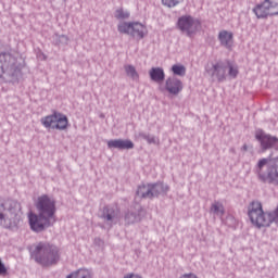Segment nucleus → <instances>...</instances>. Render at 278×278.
I'll return each mask as SVG.
<instances>
[{
	"label": "nucleus",
	"instance_id": "obj_1",
	"mask_svg": "<svg viewBox=\"0 0 278 278\" xmlns=\"http://www.w3.org/2000/svg\"><path fill=\"white\" fill-rule=\"evenodd\" d=\"M36 210L38 214H28V223L31 231L40 233L45 231V229H49V227L55 225V212H58L55 199L48 194L39 197L36 202Z\"/></svg>",
	"mask_w": 278,
	"mask_h": 278
},
{
	"label": "nucleus",
	"instance_id": "obj_2",
	"mask_svg": "<svg viewBox=\"0 0 278 278\" xmlns=\"http://www.w3.org/2000/svg\"><path fill=\"white\" fill-rule=\"evenodd\" d=\"M30 257L39 266H55L60 262V248L49 242H38L30 249Z\"/></svg>",
	"mask_w": 278,
	"mask_h": 278
},
{
	"label": "nucleus",
	"instance_id": "obj_3",
	"mask_svg": "<svg viewBox=\"0 0 278 278\" xmlns=\"http://www.w3.org/2000/svg\"><path fill=\"white\" fill-rule=\"evenodd\" d=\"M21 63L12 52H0V79L16 84L22 77Z\"/></svg>",
	"mask_w": 278,
	"mask_h": 278
},
{
	"label": "nucleus",
	"instance_id": "obj_4",
	"mask_svg": "<svg viewBox=\"0 0 278 278\" xmlns=\"http://www.w3.org/2000/svg\"><path fill=\"white\" fill-rule=\"evenodd\" d=\"M254 173L262 184L278 186V157H264L258 160L254 167Z\"/></svg>",
	"mask_w": 278,
	"mask_h": 278
},
{
	"label": "nucleus",
	"instance_id": "obj_5",
	"mask_svg": "<svg viewBox=\"0 0 278 278\" xmlns=\"http://www.w3.org/2000/svg\"><path fill=\"white\" fill-rule=\"evenodd\" d=\"M205 71L213 79H217L219 84L227 80V71L230 79H236L240 73L238 65L233 64L231 61H218L212 64V67H206Z\"/></svg>",
	"mask_w": 278,
	"mask_h": 278
},
{
	"label": "nucleus",
	"instance_id": "obj_6",
	"mask_svg": "<svg viewBox=\"0 0 278 278\" xmlns=\"http://www.w3.org/2000/svg\"><path fill=\"white\" fill-rule=\"evenodd\" d=\"M176 27L187 38H193L197 36V31L201 29V21L192 15H181L177 20Z\"/></svg>",
	"mask_w": 278,
	"mask_h": 278
},
{
	"label": "nucleus",
	"instance_id": "obj_7",
	"mask_svg": "<svg viewBox=\"0 0 278 278\" xmlns=\"http://www.w3.org/2000/svg\"><path fill=\"white\" fill-rule=\"evenodd\" d=\"M119 34H126L137 40H142L147 36V26L138 22H122L117 26Z\"/></svg>",
	"mask_w": 278,
	"mask_h": 278
},
{
	"label": "nucleus",
	"instance_id": "obj_8",
	"mask_svg": "<svg viewBox=\"0 0 278 278\" xmlns=\"http://www.w3.org/2000/svg\"><path fill=\"white\" fill-rule=\"evenodd\" d=\"M100 218L106 223V225L111 228L113 225H116L118 220H121V210L118 206H104L102 208Z\"/></svg>",
	"mask_w": 278,
	"mask_h": 278
},
{
	"label": "nucleus",
	"instance_id": "obj_9",
	"mask_svg": "<svg viewBox=\"0 0 278 278\" xmlns=\"http://www.w3.org/2000/svg\"><path fill=\"white\" fill-rule=\"evenodd\" d=\"M255 138L257 141H260L263 151H267V149H273V147H276V144L278 143L277 137L268 135L262 129L256 130Z\"/></svg>",
	"mask_w": 278,
	"mask_h": 278
},
{
	"label": "nucleus",
	"instance_id": "obj_10",
	"mask_svg": "<svg viewBox=\"0 0 278 278\" xmlns=\"http://www.w3.org/2000/svg\"><path fill=\"white\" fill-rule=\"evenodd\" d=\"M252 12L258 20L268 18V16H275V14H273V9L270 8V0H264L263 2L255 4V7L252 9Z\"/></svg>",
	"mask_w": 278,
	"mask_h": 278
},
{
	"label": "nucleus",
	"instance_id": "obj_11",
	"mask_svg": "<svg viewBox=\"0 0 278 278\" xmlns=\"http://www.w3.org/2000/svg\"><path fill=\"white\" fill-rule=\"evenodd\" d=\"M165 90H167L169 94L177 97V94L184 90V83L175 76L168 77L165 80Z\"/></svg>",
	"mask_w": 278,
	"mask_h": 278
},
{
	"label": "nucleus",
	"instance_id": "obj_12",
	"mask_svg": "<svg viewBox=\"0 0 278 278\" xmlns=\"http://www.w3.org/2000/svg\"><path fill=\"white\" fill-rule=\"evenodd\" d=\"M108 149H118V151H129L134 149V142L129 139H111L106 141Z\"/></svg>",
	"mask_w": 278,
	"mask_h": 278
},
{
	"label": "nucleus",
	"instance_id": "obj_13",
	"mask_svg": "<svg viewBox=\"0 0 278 278\" xmlns=\"http://www.w3.org/2000/svg\"><path fill=\"white\" fill-rule=\"evenodd\" d=\"M218 40L222 47L230 49L233 46V33L228 30H222L218 34Z\"/></svg>",
	"mask_w": 278,
	"mask_h": 278
},
{
	"label": "nucleus",
	"instance_id": "obj_14",
	"mask_svg": "<svg viewBox=\"0 0 278 278\" xmlns=\"http://www.w3.org/2000/svg\"><path fill=\"white\" fill-rule=\"evenodd\" d=\"M150 189H151V197L154 199V197H160V194H166L168 190H170V187L164 182H154L150 184Z\"/></svg>",
	"mask_w": 278,
	"mask_h": 278
},
{
	"label": "nucleus",
	"instance_id": "obj_15",
	"mask_svg": "<svg viewBox=\"0 0 278 278\" xmlns=\"http://www.w3.org/2000/svg\"><path fill=\"white\" fill-rule=\"evenodd\" d=\"M141 218L142 217L140 216V207L135 210L131 208L125 214V223H127V225H134V223H140Z\"/></svg>",
	"mask_w": 278,
	"mask_h": 278
},
{
	"label": "nucleus",
	"instance_id": "obj_16",
	"mask_svg": "<svg viewBox=\"0 0 278 278\" xmlns=\"http://www.w3.org/2000/svg\"><path fill=\"white\" fill-rule=\"evenodd\" d=\"M149 75L151 80L155 81L156 84H162V81H164L166 78V74L162 67H152L149 72Z\"/></svg>",
	"mask_w": 278,
	"mask_h": 278
},
{
	"label": "nucleus",
	"instance_id": "obj_17",
	"mask_svg": "<svg viewBox=\"0 0 278 278\" xmlns=\"http://www.w3.org/2000/svg\"><path fill=\"white\" fill-rule=\"evenodd\" d=\"M59 112H53V114L41 117L40 123L46 129H53L58 123Z\"/></svg>",
	"mask_w": 278,
	"mask_h": 278
},
{
	"label": "nucleus",
	"instance_id": "obj_18",
	"mask_svg": "<svg viewBox=\"0 0 278 278\" xmlns=\"http://www.w3.org/2000/svg\"><path fill=\"white\" fill-rule=\"evenodd\" d=\"M136 194H137V197H140V199H152L151 184L139 185Z\"/></svg>",
	"mask_w": 278,
	"mask_h": 278
},
{
	"label": "nucleus",
	"instance_id": "obj_19",
	"mask_svg": "<svg viewBox=\"0 0 278 278\" xmlns=\"http://www.w3.org/2000/svg\"><path fill=\"white\" fill-rule=\"evenodd\" d=\"M68 127V117L59 112L56 117V124L53 126V129H59V131H64Z\"/></svg>",
	"mask_w": 278,
	"mask_h": 278
},
{
	"label": "nucleus",
	"instance_id": "obj_20",
	"mask_svg": "<svg viewBox=\"0 0 278 278\" xmlns=\"http://www.w3.org/2000/svg\"><path fill=\"white\" fill-rule=\"evenodd\" d=\"M124 71L127 77H129V79H131L132 81H138V79H140V74H138L136 66L131 64L125 65Z\"/></svg>",
	"mask_w": 278,
	"mask_h": 278
},
{
	"label": "nucleus",
	"instance_id": "obj_21",
	"mask_svg": "<svg viewBox=\"0 0 278 278\" xmlns=\"http://www.w3.org/2000/svg\"><path fill=\"white\" fill-rule=\"evenodd\" d=\"M211 212L215 216H218L219 218H223V216L225 215V206L220 202H214L211 205Z\"/></svg>",
	"mask_w": 278,
	"mask_h": 278
},
{
	"label": "nucleus",
	"instance_id": "obj_22",
	"mask_svg": "<svg viewBox=\"0 0 278 278\" xmlns=\"http://www.w3.org/2000/svg\"><path fill=\"white\" fill-rule=\"evenodd\" d=\"M66 278H92V273L88 269H78Z\"/></svg>",
	"mask_w": 278,
	"mask_h": 278
},
{
	"label": "nucleus",
	"instance_id": "obj_23",
	"mask_svg": "<svg viewBox=\"0 0 278 278\" xmlns=\"http://www.w3.org/2000/svg\"><path fill=\"white\" fill-rule=\"evenodd\" d=\"M52 42H53V45H56V46L68 45V36L54 34L52 36Z\"/></svg>",
	"mask_w": 278,
	"mask_h": 278
},
{
	"label": "nucleus",
	"instance_id": "obj_24",
	"mask_svg": "<svg viewBox=\"0 0 278 278\" xmlns=\"http://www.w3.org/2000/svg\"><path fill=\"white\" fill-rule=\"evenodd\" d=\"M172 72L174 75H177L178 77H185L186 76V66L175 64L172 66Z\"/></svg>",
	"mask_w": 278,
	"mask_h": 278
},
{
	"label": "nucleus",
	"instance_id": "obj_25",
	"mask_svg": "<svg viewBox=\"0 0 278 278\" xmlns=\"http://www.w3.org/2000/svg\"><path fill=\"white\" fill-rule=\"evenodd\" d=\"M17 205L18 204H16V202L8 201L5 203H2L1 207H3V210H8V212H10L11 214H16Z\"/></svg>",
	"mask_w": 278,
	"mask_h": 278
},
{
	"label": "nucleus",
	"instance_id": "obj_26",
	"mask_svg": "<svg viewBox=\"0 0 278 278\" xmlns=\"http://www.w3.org/2000/svg\"><path fill=\"white\" fill-rule=\"evenodd\" d=\"M129 16H130L129 11H124L123 9H117L115 11V18H117L119 21L123 18H129Z\"/></svg>",
	"mask_w": 278,
	"mask_h": 278
},
{
	"label": "nucleus",
	"instance_id": "obj_27",
	"mask_svg": "<svg viewBox=\"0 0 278 278\" xmlns=\"http://www.w3.org/2000/svg\"><path fill=\"white\" fill-rule=\"evenodd\" d=\"M162 3L166 8H177L179 3H184V0H162Z\"/></svg>",
	"mask_w": 278,
	"mask_h": 278
},
{
	"label": "nucleus",
	"instance_id": "obj_28",
	"mask_svg": "<svg viewBox=\"0 0 278 278\" xmlns=\"http://www.w3.org/2000/svg\"><path fill=\"white\" fill-rule=\"evenodd\" d=\"M269 5L273 12L271 14L278 16V0H269Z\"/></svg>",
	"mask_w": 278,
	"mask_h": 278
},
{
	"label": "nucleus",
	"instance_id": "obj_29",
	"mask_svg": "<svg viewBox=\"0 0 278 278\" xmlns=\"http://www.w3.org/2000/svg\"><path fill=\"white\" fill-rule=\"evenodd\" d=\"M144 140L148 142V144H157L160 142V140L155 136L150 134L147 135Z\"/></svg>",
	"mask_w": 278,
	"mask_h": 278
},
{
	"label": "nucleus",
	"instance_id": "obj_30",
	"mask_svg": "<svg viewBox=\"0 0 278 278\" xmlns=\"http://www.w3.org/2000/svg\"><path fill=\"white\" fill-rule=\"evenodd\" d=\"M0 275L4 277V275H8V268L5 267V264H3V261L0 258Z\"/></svg>",
	"mask_w": 278,
	"mask_h": 278
},
{
	"label": "nucleus",
	"instance_id": "obj_31",
	"mask_svg": "<svg viewBox=\"0 0 278 278\" xmlns=\"http://www.w3.org/2000/svg\"><path fill=\"white\" fill-rule=\"evenodd\" d=\"M147 136H149V134H147V132L141 131V132L138 134V138H142V140H146Z\"/></svg>",
	"mask_w": 278,
	"mask_h": 278
},
{
	"label": "nucleus",
	"instance_id": "obj_32",
	"mask_svg": "<svg viewBox=\"0 0 278 278\" xmlns=\"http://www.w3.org/2000/svg\"><path fill=\"white\" fill-rule=\"evenodd\" d=\"M124 278H142V277L140 275H136V274H128Z\"/></svg>",
	"mask_w": 278,
	"mask_h": 278
},
{
	"label": "nucleus",
	"instance_id": "obj_33",
	"mask_svg": "<svg viewBox=\"0 0 278 278\" xmlns=\"http://www.w3.org/2000/svg\"><path fill=\"white\" fill-rule=\"evenodd\" d=\"M5 220V215L3 213H0V223H3Z\"/></svg>",
	"mask_w": 278,
	"mask_h": 278
},
{
	"label": "nucleus",
	"instance_id": "obj_34",
	"mask_svg": "<svg viewBox=\"0 0 278 278\" xmlns=\"http://www.w3.org/2000/svg\"><path fill=\"white\" fill-rule=\"evenodd\" d=\"M241 151H249V146L243 144L242 148H241Z\"/></svg>",
	"mask_w": 278,
	"mask_h": 278
},
{
	"label": "nucleus",
	"instance_id": "obj_35",
	"mask_svg": "<svg viewBox=\"0 0 278 278\" xmlns=\"http://www.w3.org/2000/svg\"><path fill=\"white\" fill-rule=\"evenodd\" d=\"M227 220H231L232 224L236 223V219L233 218V216H228Z\"/></svg>",
	"mask_w": 278,
	"mask_h": 278
},
{
	"label": "nucleus",
	"instance_id": "obj_36",
	"mask_svg": "<svg viewBox=\"0 0 278 278\" xmlns=\"http://www.w3.org/2000/svg\"><path fill=\"white\" fill-rule=\"evenodd\" d=\"M230 153H236V149H235V148H231V149H230Z\"/></svg>",
	"mask_w": 278,
	"mask_h": 278
}]
</instances>
